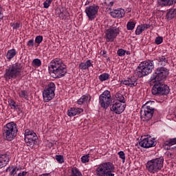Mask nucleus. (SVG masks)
Returning a JSON list of instances; mask_svg holds the SVG:
<instances>
[{
	"label": "nucleus",
	"instance_id": "f257e3e1",
	"mask_svg": "<svg viewBox=\"0 0 176 176\" xmlns=\"http://www.w3.org/2000/svg\"><path fill=\"white\" fill-rule=\"evenodd\" d=\"M48 69L50 74L54 79L65 76L67 72V66L63 63L61 59L58 58H55L50 62Z\"/></svg>",
	"mask_w": 176,
	"mask_h": 176
},
{
	"label": "nucleus",
	"instance_id": "f03ea898",
	"mask_svg": "<svg viewBox=\"0 0 176 176\" xmlns=\"http://www.w3.org/2000/svg\"><path fill=\"white\" fill-rule=\"evenodd\" d=\"M21 71H23V65L17 62L8 67L6 69L4 78L6 80L16 79V78H19L21 75Z\"/></svg>",
	"mask_w": 176,
	"mask_h": 176
},
{
	"label": "nucleus",
	"instance_id": "7ed1b4c3",
	"mask_svg": "<svg viewBox=\"0 0 176 176\" xmlns=\"http://www.w3.org/2000/svg\"><path fill=\"white\" fill-rule=\"evenodd\" d=\"M18 131L17 124L14 122H8L3 128V137L6 141H13Z\"/></svg>",
	"mask_w": 176,
	"mask_h": 176
},
{
	"label": "nucleus",
	"instance_id": "20e7f679",
	"mask_svg": "<svg viewBox=\"0 0 176 176\" xmlns=\"http://www.w3.org/2000/svg\"><path fill=\"white\" fill-rule=\"evenodd\" d=\"M156 60H148L147 61H143L141 63L138 67L137 75L139 78L146 76L152 72V69L155 68V62Z\"/></svg>",
	"mask_w": 176,
	"mask_h": 176
},
{
	"label": "nucleus",
	"instance_id": "39448f33",
	"mask_svg": "<svg viewBox=\"0 0 176 176\" xmlns=\"http://www.w3.org/2000/svg\"><path fill=\"white\" fill-rule=\"evenodd\" d=\"M170 72L166 67H157L149 80L150 85H153V83H156V82H162V80H166Z\"/></svg>",
	"mask_w": 176,
	"mask_h": 176
},
{
	"label": "nucleus",
	"instance_id": "423d86ee",
	"mask_svg": "<svg viewBox=\"0 0 176 176\" xmlns=\"http://www.w3.org/2000/svg\"><path fill=\"white\" fill-rule=\"evenodd\" d=\"M115 166L111 162L100 164L96 168L97 176H115Z\"/></svg>",
	"mask_w": 176,
	"mask_h": 176
},
{
	"label": "nucleus",
	"instance_id": "0eeeda50",
	"mask_svg": "<svg viewBox=\"0 0 176 176\" xmlns=\"http://www.w3.org/2000/svg\"><path fill=\"white\" fill-rule=\"evenodd\" d=\"M164 159L163 157L153 159L147 162L146 168L149 173H159L163 168Z\"/></svg>",
	"mask_w": 176,
	"mask_h": 176
},
{
	"label": "nucleus",
	"instance_id": "6e6552de",
	"mask_svg": "<svg viewBox=\"0 0 176 176\" xmlns=\"http://www.w3.org/2000/svg\"><path fill=\"white\" fill-rule=\"evenodd\" d=\"M151 93L153 96H167L170 93V87L162 82V81H157L154 82V85L151 89Z\"/></svg>",
	"mask_w": 176,
	"mask_h": 176
},
{
	"label": "nucleus",
	"instance_id": "1a4fd4ad",
	"mask_svg": "<svg viewBox=\"0 0 176 176\" xmlns=\"http://www.w3.org/2000/svg\"><path fill=\"white\" fill-rule=\"evenodd\" d=\"M56 84L54 82H49L47 87L43 91V98L44 102H49L52 101V98H54L56 94Z\"/></svg>",
	"mask_w": 176,
	"mask_h": 176
},
{
	"label": "nucleus",
	"instance_id": "9d476101",
	"mask_svg": "<svg viewBox=\"0 0 176 176\" xmlns=\"http://www.w3.org/2000/svg\"><path fill=\"white\" fill-rule=\"evenodd\" d=\"M112 101L111 91L106 90L99 96V104L102 108L107 109Z\"/></svg>",
	"mask_w": 176,
	"mask_h": 176
},
{
	"label": "nucleus",
	"instance_id": "9b49d317",
	"mask_svg": "<svg viewBox=\"0 0 176 176\" xmlns=\"http://www.w3.org/2000/svg\"><path fill=\"white\" fill-rule=\"evenodd\" d=\"M105 38L107 42H113L116 39V36L119 35V28L116 26H111L109 29L105 30Z\"/></svg>",
	"mask_w": 176,
	"mask_h": 176
},
{
	"label": "nucleus",
	"instance_id": "f8f14e48",
	"mask_svg": "<svg viewBox=\"0 0 176 176\" xmlns=\"http://www.w3.org/2000/svg\"><path fill=\"white\" fill-rule=\"evenodd\" d=\"M98 9H100V7L95 4L86 7L85 12L89 20L93 21L97 17Z\"/></svg>",
	"mask_w": 176,
	"mask_h": 176
},
{
	"label": "nucleus",
	"instance_id": "ddd939ff",
	"mask_svg": "<svg viewBox=\"0 0 176 176\" xmlns=\"http://www.w3.org/2000/svg\"><path fill=\"white\" fill-rule=\"evenodd\" d=\"M110 109L112 112H114V113L120 115V113L124 112L126 104H122L119 100H114L110 105Z\"/></svg>",
	"mask_w": 176,
	"mask_h": 176
},
{
	"label": "nucleus",
	"instance_id": "4468645a",
	"mask_svg": "<svg viewBox=\"0 0 176 176\" xmlns=\"http://www.w3.org/2000/svg\"><path fill=\"white\" fill-rule=\"evenodd\" d=\"M153 113H155V110L142 107L140 110V117L142 120H143V122L151 120L152 118H153Z\"/></svg>",
	"mask_w": 176,
	"mask_h": 176
},
{
	"label": "nucleus",
	"instance_id": "2eb2a0df",
	"mask_svg": "<svg viewBox=\"0 0 176 176\" xmlns=\"http://www.w3.org/2000/svg\"><path fill=\"white\" fill-rule=\"evenodd\" d=\"M140 146L142 148H152L153 146H155L156 145L155 139L151 138H146L142 139L139 142Z\"/></svg>",
	"mask_w": 176,
	"mask_h": 176
},
{
	"label": "nucleus",
	"instance_id": "dca6fc26",
	"mask_svg": "<svg viewBox=\"0 0 176 176\" xmlns=\"http://www.w3.org/2000/svg\"><path fill=\"white\" fill-rule=\"evenodd\" d=\"M109 14L113 19H122V17H124V14H126V11H124V9L118 8L111 11Z\"/></svg>",
	"mask_w": 176,
	"mask_h": 176
},
{
	"label": "nucleus",
	"instance_id": "f3484780",
	"mask_svg": "<svg viewBox=\"0 0 176 176\" xmlns=\"http://www.w3.org/2000/svg\"><path fill=\"white\" fill-rule=\"evenodd\" d=\"M121 85H124L125 86H129V87H135L137 86V78L132 76L127 78V80H122Z\"/></svg>",
	"mask_w": 176,
	"mask_h": 176
},
{
	"label": "nucleus",
	"instance_id": "a211bd4d",
	"mask_svg": "<svg viewBox=\"0 0 176 176\" xmlns=\"http://www.w3.org/2000/svg\"><path fill=\"white\" fill-rule=\"evenodd\" d=\"M83 112V109L72 107L67 111V115L70 118L72 116H76V115H80Z\"/></svg>",
	"mask_w": 176,
	"mask_h": 176
},
{
	"label": "nucleus",
	"instance_id": "6ab92c4d",
	"mask_svg": "<svg viewBox=\"0 0 176 176\" xmlns=\"http://www.w3.org/2000/svg\"><path fill=\"white\" fill-rule=\"evenodd\" d=\"M157 61H158V65H162L164 67L168 64V57H167V56H159Z\"/></svg>",
	"mask_w": 176,
	"mask_h": 176
},
{
	"label": "nucleus",
	"instance_id": "aec40b11",
	"mask_svg": "<svg viewBox=\"0 0 176 176\" xmlns=\"http://www.w3.org/2000/svg\"><path fill=\"white\" fill-rule=\"evenodd\" d=\"M93 64L91 63V60H87L86 62H81L79 64V68L82 71H85V69H89V68H90V67Z\"/></svg>",
	"mask_w": 176,
	"mask_h": 176
},
{
	"label": "nucleus",
	"instance_id": "412c9836",
	"mask_svg": "<svg viewBox=\"0 0 176 176\" xmlns=\"http://www.w3.org/2000/svg\"><path fill=\"white\" fill-rule=\"evenodd\" d=\"M91 100V97L89 94L83 95L80 99L78 100L77 104L78 105H83V104H86L87 101H90Z\"/></svg>",
	"mask_w": 176,
	"mask_h": 176
},
{
	"label": "nucleus",
	"instance_id": "4be33fe9",
	"mask_svg": "<svg viewBox=\"0 0 176 176\" xmlns=\"http://www.w3.org/2000/svg\"><path fill=\"white\" fill-rule=\"evenodd\" d=\"M175 16H176V10L171 8L167 12L166 15V19L168 21H170V20H173V19H174V17Z\"/></svg>",
	"mask_w": 176,
	"mask_h": 176
},
{
	"label": "nucleus",
	"instance_id": "5701e85b",
	"mask_svg": "<svg viewBox=\"0 0 176 176\" xmlns=\"http://www.w3.org/2000/svg\"><path fill=\"white\" fill-rule=\"evenodd\" d=\"M16 54H17V52H16V50L14 49H11L8 51V52L6 55V57L7 60L10 61V60H12V58H13L14 57V56H16Z\"/></svg>",
	"mask_w": 176,
	"mask_h": 176
},
{
	"label": "nucleus",
	"instance_id": "b1692460",
	"mask_svg": "<svg viewBox=\"0 0 176 176\" xmlns=\"http://www.w3.org/2000/svg\"><path fill=\"white\" fill-rule=\"evenodd\" d=\"M38 140H34V138L25 137V142L28 146H32Z\"/></svg>",
	"mask_w": 176,
	"mask_h": 176
},
{
	"label": "nucleus",
	"instance_id": "393cba45",
	"mask_svg": "<svg viewBox=\"0 0 176 176\" xmlns=\"http://www.w3.org/2000/svg\"><path fill=\"white\" fill-rule=\"evenodd\" d=\"M155 104V102H152V101H148L145 104H144L142 108H146L147 109H151L153 111H155V104Z\"/></svg>",
	"mask_w": 176,
	"mask_h": 176
},
{
	"label": "nucleus",
	"instance_id": "a878e982",
	"mask_svg": "<svg viewBox=\"0 0 176 176\" xmlns=\"http://www.w3.org/2000/svg\"><path fill=\"white\" fill-rule=\"evenodd\" d=\"M160 3L164 6H171L173 3H176V0H160Z\"/></svg>",
	"mask_w": 176,
	"mask_h": 176
},
{
	"label": "nucleus",
	"instance_id": "bb28decb",
	"mask_svg": "<svg viewBox=\"0 0 176 176\" xmlns=\"http://www.w3.org/2000/svg\"><path fill=\"white\" fill-rule=\"evenodd\" d=\"M9 160H10L9 155L3 154L0 155V162H1L2 163H6V164H8V163H9Z\"/></svg>",
	"mask_w": 176,
	"mask_h": 176
},
{
	"label": "nucleus",
	"instance_id": "cd10ccee",
	"mask_svg": "<svg viewBox=\"0 0 176 176\" xmlns=\"http://www.w3.org/2000/svg\"><path fill=\"white\" fill-rule=\"evenodd\" d=\"M116 101H119L120 102H122L123 104L126 102V100H124V96H123V95H122V94L120 93L116 94Z\"/></svg>",
	"mask_w": 176,
	"mask_h": 176
},
{
	"label": "nucleus",
	"instance_id": "c85d7f7f",
	"mask_svg": "<svg viewBox=\"0 0 176 176\" xmlns=\"http://www.w3.org/2000/svg\"><path fill=\"white\" fill-rule=\"evenodd\" d=\"M109 79V74L104 73L99 76V80L100 82H105Z\"/></svg>",
	"mask_w": 176,
	"mask_h": 176
},
{
	"label": "nucleus",
	"instance_id": "c756f323",
	"mask_svg": "<svg viewBox=\"0 0 176 176\" xmlns=\"http://www.w3.org/2000/svg\"><path fill=\"white\" fill-rule=\"evenodd\" d=\"M32 65L33 67L38 68V67H41V65H42V61L39 58H35L32 60Z\"/></svg>",
	"mask_w": 176,
	"mask_h": 176
},
{
	"label": "nucleus",
	"instance_id": "7c9ffc66",
	"mask_svg": "<svg viewBox=\"0 0 176 176\" xmlns=\"http://www.w3.org/2000/svg\"><path fill=\"white\" fill-rule=\"evenodd\" d=\"M162 146L166 151H170V146H173V145L171 144V142H170V139L168 140L165 141L164 142Z\"/></svg>",
	"mask_w": 176,
	"mask_h": 176
},
{
	"label": "nucleus",
	"instance_id": "2f4dec72",
	"mask_svg": "<svg viewBox=\"0 0 176 176\" xmlns=\"http://www.w3.org/2000/svg\"><path fill=\"white\" fill-rule=\"evenodd\" d=\"M19 96L21 98L28 100V92L25 90H22L19 93Z\"/></svg>",
	"mask_w": 176,
	"mask_h": 176
},
{
	"label": "nucleus",
	"instance_id": "473e14b6",
	"mask_svg": "<svg viewBox=\"0 0 176 176\" xmlns=\"http://www.w3.org/2000/svg\"><path fill=\"white\" fill-rule=\"evenodd\" d=\"M113 3H115L114 0H104V4L106 6H107L108 8H109V10H111V8H112V6H113Z\"/></svg>",
	"mask_w": 176,
	"mask_h": 176
},
{
	"label": "nucleus",
	"instance_id": "72a5a7b5",
	"mask_svg": "<svg viewBox=\"0 0 176 176\" xmlns=\"http://www.w3.org/2000/svg\"><path fill=\"white\" fill-rule=\"evenodd\" d=\"M135 28V23L133 21H129L126 24V29L128 31H133Z\"/></svg>",
	"mask_w": 176,
	"mask_h": 176
},
{
	"label": "nucleus",
	"instance_id": "f704fd0d",
	"mask_svg": "<svg viewBox=\"0 0 176 176\" xmlns=\"http://www.w3.org/2000/svg\"><path fill=\"white\" fill-rule=\"evenodd\" d=\"M56 160L58 162V163H60L62 164V163H64V156L61 155H56L55 156Z\"/></svg>",
	"mask_w": 176,
	"mask_h": 176
},
{
	"label": "nucleus",
	"instance_id": "c9c22d12",
	"mask_svg": "<svg viewBox=\"0 0 176 176\" xmlns=\"http://www.w3.org/2000/svg\"><path fill=\"white\" fill-rule=\"evenodd\" d=\"M89 157H90V154H87V155H83L81 157L82 163H89Z\"/></svg>",
	"mask_w": 176,
	"mask_h": 176
},
{
	"label": "nucleus",
	"instance_id": "e433bc0d",
	"mask_svg": "<svg viewBox=\"0 0 176 176\" xmlns=\"http://www.w3.org/2000/svg\"><path fill=\"white\" fill-rule=\"evenodd\" d=\"M9 105L11 109H15L18 106H19V104H16V102H14L13 100H10Z\"/></svg>",
	"mask_w": 176,
	"mask_h": 176
},
{
	"label": "nucleus",
	"instance_id": "4c0bfd02",
	"mask_svg": "<svg viewBox=\"0 0 176 176\" xmlns=\"http://www.w3.org/2000/svg\"><path fill=\"white\" fill-rule=\"evenodd\" d=\"M118 155L120 159H122V163H124V162H126V155L124 154V152L123 151L118 152Z\"/></svg>",
	"mask_w": 176,
	"mask_h": 176
},
{
	"label": "nucleus",
	"instance_id": "58836bf2",
	"mask_svg": "<svg viewBox=\"0 0 176 176\" xmlns=\"http://www.w3.org/2000/svg\"><path fill=\"white\" fill-rule=\"evenodd\" d=\"M42 41H43V36H37L35 38V43H37L38 45H41V43H42Z\"/></svg>",
	"mask_w": 176,
	"mask_h": 176
},
{
	"label": "nucleus",
	"instance_id": "ea45409f",
	"mask_svg": "<svg viewBox=\"0 0 176 176\" xmlns=\"http://www.w3.org/2000/svg\"><path fill=\"white\" fill-rule=\"evenodd\" d=\"M117 54L120 57H123V56H124L126 54V50H124L123 49H119L117 52Z\"/></svg>",
	"mask_w": 176,
	"mask_h": 176
},
{
	"label": "nucleus",
	"instance_id": "a19ab883",
	"mask_svg": "<svg viewBox=\"0 0 176 176\" xmlns=\"http://www.w3.org/2000/svg\"><path fill=\"white\" fill-rule=\"evenodd\" d=\"M162 43H163V37H162V36L156 37V38L155 40V43L156 45H160Z\"/></svg>",
	"mask_w": 176,
	"mask_h": 176
},
{
	"label": "nucleus",
	"instance_id": "79ce46f5",
	"mask_svg": "<svg viewBox=\"0 0 176 176\" xmlns=\"http://www.w3.org/2000/svg\"><path fill=\"white\" fill-rule=\"evenodd\" d=\"M53 0H46L44 3H43V6L45 9H47L49 8V6H50V3H52V1Z\"/></svg>",
	"mask_w": 176,
	"mask_h": 176
},
{
	"label": "nucleus",
	"instance_id": "37998d69",
	"mask_svg": "<svg viewBox=\"0 0 176 176\" xmlns=\"http://www.w3.org/2000/svg\"><path fill=\"white\" fill-rule=\"evenodd\" d=\"M11 27H12L13 30H19L20 28V23H14L10 24Z\"/></svg>",
	"mask_w": 176,
	"mask_h": 176
},
{
	"label": "nucleus",
	"instance_id": "c03bdc74",
	"mask_svg": "<svg viewBox=\"0 0 176 176\" xmlns=\"http://www.w3.org/2000/svg\"><path fill=\"white\" fill-rule=\"evenodd\" d=\"M142 29L141 28V26L138 25L136 30H135V34L136 35H141L142 34Z\"/></svg>",
	"mask_w": 176,
	"mask_h": 176
},
{
	"label": "nucleus",
	"instance_id": "a18cd8bd",
	"mask_svg": "<svg viewBox=\"0 0 176 176\" xmlns=\"http://www.w3.org/2000/svg\"><path fill=\"white\" fill-rule=\"evenodd\" d=\"M30 135L31 138H34V140H38V136L36 135V133L34 132V131H30Z\"/></svg>",
	"mask_w": 176,
	"mask_h": 176
},
{
	"label": "nucleus",
	"instance_id": "49530a36",
	"mask_svg": "<svg viewBox=\"0 0 176 176\" xmlns=\"http://www.w3.org/2000/svg\"><path fill=\"white\" fill-rule=\"evenodd\" d=\"M59 17L62 20H65V19H67V14H65V12H60L59 14Z\"/></svg>",
	"mask_w": 176,
	"mask_h": 176
},
{
	"label": "nucleus",
	"instance_id": "de8ad7c7",
	"mask_svg": "<svg viewBox=\"0 0 176 176\" xmlns=\"http://www.w3.org/2000/svg\"><path fill=\"white\" fill-rule=\"evenodd\" d=\"M28 46L30 47H34V39H31L27 43Z\"/></svg>",
	"mask_w": 176,
	"mask_h": 176
},
{
	"label": "nucleus",
	"instance_id": "09e8293b",
	"mask_svg": "<svg viewBox=\"0 0 176 176\" xmlns=\"http://www.w3.org/2000/svg\"><path fill=\"white\" fill-rule=\"evenodd\" d=\"M16 174H17V171H16V168H13L11 172L10 173V175L11 176H14L16 175Z\"/></svg>",
	"mask_w": 176,
	"mask_h": 176
},
{
	"label": "nucleus",
	"instance_id": "8fccbe9b",
	"mask_svg": "<svg viewBox=\"0 0 176 176\" xmlns=\"http://www.w3.org/2000/svg\"><path fill=\"white\" fill-rule=\"evenodd\" d=\"M30 133H31V130L26 129L25 131V137H31V135H30Z\"/></svg>",
	"mask_w": 176,
	"mask_h": 176
},
{
	"label": "nucleus",
	"instance_id": "3c124183",
	"mask_svg": "<svg viewBox=\"0 0 176 176\" xmlns=\"http://www.w3.org/2000/svg\"><path fill=\"white\" fill-rule=\"evenodd\" d=\"M14 110L18 112V115H20V113L23 112V110H21V107L20 105L18 106Z\"/></svg>",
	"mask_w": 176,
	"mask_h": 176
},
{
	"label": "nucleus",
	"instance_id": "603ef678",
	"mask_svg": "<svg viewBox=\"0 0 176 176\" xmlns=\"http://www.w3.org/2000/svg\"><path fill=\"white\" fill-rule=\"evenodd\" d=\"M169 140L170 141V144H171L172 146L173 145H176V138L169 139Z\"/></svg>",
	"mask_w": 176,
	"mask_h": 176
},
{
	"label": "nucleus",
	"instance_id": "864d4df0",
	"mask_svg": "<svg viewBox=\"0 0 176 176\" xmlns=\"http://www.w3.org/2000/svg\"><path fill=\"white\" fill-rule=\"evenodd\" d=\"M6 166V163L2 162V161H0V168H3Z\"/></svg>",
	"mask_w": 176,
	"mask_h": 176
},
{
	"label": "nucleus",
	"instance_id": "5fc2aeb1",
	"mask_svg": "<svg viewBox=\"0 0 176 176\" xmlns=\"http://www.w3.org/2000/svg\"><path fill=\"white\" fill-rule=\"evenodd\" d=\"M140 28H142V32H144V31H145V30H146L144 24L140 25Z\"/></svg>",
	"mask_w": 176,
	"mask_h": 176
},
{
	"label": "nucleus",
	"instance_id": "6e6d98bb",
	"mask_svg": "<svg viewBox=\"0 0 176 176\" xmlns=\"http://www.w3.org/2000/svg\"><path fill=\"white\" fill-rule=\"evenodd\" d=\"M144 25L146 30H148V28H151V25L149 24H143Z\"/></svg>",
	"mask_w": 176,
	"mask_h": 176
},
{
	"label": "nucleus",
	"instance_id": "4d7b16f0",
	"mask_svg": "<svg viewBox=\"0 0 176 176\" xmlns=\"http://www.w3.org/2000/svg\"><path fill=\"white\" fill-rule=\"evenodd\" d=\"M167 155H168V156H169L170 157V159H173V153H170V152H168V153H167Z\"/></svg>",
	"mask_w": 176,
	"mask_h": 176
},
{
	"label": "nucleus",
	"instance_id": "13d9d810",
	"mask_svg": "<svg viewBox=\"0 0 176 176\" xmlns=\"http://www.w3.org/2000/svg\"><path fill=\"white\" fill-rule=\"evenodd\" d=\"M0 16H3V13H2V7L0 6Z\"/></svg>",
	"mask_w": 176,
	"mask_h": 176
},
{
	"label": "nucleus",
	"instance_id": "bf43d9fd",
	"mask_svg": "<svg viewBox=\"0 0 176 176\" xmlns=\"http://www.w3.org/2000/svg\"><path fill=\"white\" fill-rule=\"evenodd\" d=\"M89 3H90V1H87L86 3H85V6H87V5H89Z\"/></svg>",
	"mask_w": 176,
	"mask_h": 176
},
{
	"label": "nucleus",
	"instance_id": "052dcab7",
	"mask_svg": "<svg viewBox=\"0 0 176 176\" xmlns=\"http://www.w3.org/2000/svg\"><path fill=\"white\" fill-rule=\"evenodd\" d=\"M3 19V16H0V21H1Z\"/></svg>",
	"mask_w": 176,
	"mask_h": 176
},
{
	"label": "nucleus",
	"instance_id": "680f3d73",
	"mask_svg": "<svg viewBox=\"0 0 176 176\" xmlns=\"http://www.w3.org/2000/svg\"><path fill=\"white\" fill-rule=\"evenodd\" d=\"M125 53H126L127 55L130 54V52H129V51H126Z\"/></svg>",
	"mask_w": 176,
	"mask_h": 176
},
{
	"label": "nucleus",
	"instance_id": "e2e57ef3",
	"mask_svg": "<svg viewBox=\"0 0 176 176\" xmlns=\"http://www.w3.org/2000/svg\"><path fill=\"white\" fill-rule=\"evenodd\" d=\"M9 168H10V167H8V168L6 169V171H8V170H9Z\"/></svg>",
	"mask_w": 176,
	"mask_h": 176
},
{
	"label": "nucleus",
	"instance_id": "0e129e2a",
	"mask_svg": "<svg viewBox=\"0 0 176 176\" xmlns=\"http://www.w3.org/2000/svg\"><path fill=\"white\" fill-rule=\"evenodd\" d=\"M107 54V53H106L105 52H103V55H104V54Z\"/></svg>",
	"mask_w": 176,
	"mask_h": 176
},
{
	"label": "nucleus",
	"instance_id": "69168bd1",
	"mask_svg": "<svg viewBox=\"0 0 176 176\" xmlns=\"http://www.w3.org/2000/svg\"><path fill=\"white\" fill-rule=\"evenodd\" d=\"M174 148H176V146H175Z\"/></svg>",
	"mask_w": 176,
	"mask_h": 176
}]
</instances>
